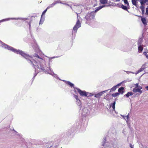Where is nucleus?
<instances>
[{
  "instance_id": "obj_5",
  "label": "nucleus",
  "mask_w": 148,
  "mask_h": 148,
  "mask_svg": "<svg viewBox=\"0 0 148 148\" xmlns=\"http://www.w3.org/2000/svg\"><path fill=\"white\" fill-rule=\"evenodd\" d=\"M81 24L79 20H78L76 23L75 25L73 27V30L75 32H76L77 29L80 27Z\"/></svg>"
},
{
  "instance_id": "obj_12",
  "label": "nucleus",
  "mask_w": 148,
  "mask_h": 148,
  "mask_svg": "<svg viewBox=\"0 0 148 148\" xmlns=\"http://www.w3.org/2000/svg\"><path fill=\"white\" fill-rule=\"evenodd\" d=\"M143 49V45L138 46V50L139 52L140 53L142 51Z\"/></svg>"
},
{
  "instance_id": "obj_7",
  "label": "nucleus",
  "mask_w": 148,
  "mask_h": 148,
  "mask_svg": "<svg viewBox=\"0 0 148 148\" xmlns=\"http://www.w3.org/2000/svg\"><path fill=\"white\" fill-rule=\"evenodd\" d=\"M49 7H48L42 13V14L41 15V19H40V24H42L43 22V20L42 21V18H43V15H45V13L46 12H47V9H49Z\"/></svg>"
},
{
  "instance_id": "obj_16",
  "label": "nucleus",
  "mask_w": 148,
  "mask_h": 148,
  "mask_svg": "<svg viewBox=\"0 0 148 148\" xmlns=\"http://www.w3.org/2000/svg\"><path fill=\"white\" fill-rule=\"evenodd\" d=\"M138 0H132V4L136 6V7L137 6V2Z\"/></svg>"
},
{
  "instance_id": "obj_2",
  "label": "nucleus",
  "mask_w": 148,
  "mask_h": 148,
  "mask_svg": "<svg viewBox=\"0 0 148 148\" xmlns=\"http://www.w3.org/2000/svg\"><path fill=\"white\" fill-rule=\"evenodd\" d=\"M125 4L126 5H124L123 4L121 5V8L123 10L127 11L128 12V9L130 8L129 4L128 1L127 0H123Z\"/></svg>"
},
{
  "instance_id": "obj_36",
  "label": "nucleus",
  "mask_w": 148,
  "mask_h": 148,
  "mask_svg": "<svg viewBox=\"0 0 148 148\" xmlns=\"http://www.w3.org/2000/svg\"><path fill=\"white\" fill-rule=\"evenodd\" d=\"M11 130H13V131H15V132H16L14 130V128H12V129H11Z\"/></svg>"
},
{
  "instance_id": "obj_10",
  "label": "nucleus",
  "mask_w": 148,
  "mask_h": 148,
  "mask_svg": "<svg viewBox=\"0 0 148 148\" xmlns=\"http://www.w3.org/2000/svg\"><path fill=\"white\" fill-rule=\"evenodd\" d=\"M74 97L75 99L77 100V103L78 102V104L79 105H81V102L80 100L78 99V97L77 95H74Z\"/></svg>"
},
{
  "instance_id": "obj_8",
  "label": "nucleus",
  "mask_w": 148,
  "mask_h": 148,
  "mask_svg": "<svg viewBox=\"0 0 148 148\" xmlns=\"http://www.w3.org/2000/svg\"><path fill=\"white\" fill-rule=\"evenodd\" d=\"M105 91L103 92H100L97 94H96L95 95V97L98 98H99L103 94V92H105Z\"/></svg>"
},
{
  "instance_id": "obj_24",
  "label": "nucleus",
  "mask_w": 148,
  "mask_h": 148,
  "mask_svg": "<svg viewBox=\"0 0 148 148\" xmlns=\"http://www.w3.org/2000/svg\"><path fill=\"white\" fill-rule=\"evenodd\" d=\"M66 84L69 85L71 87H73L74 86V84L70 82H66Z\"/></svg>"
},
{
  "instance_id": "obj_34",
  "label": "nucleus",
  "mask_w": 148,
  "mask_h": 148,
  "mask_svg": "<svg viewBox=\"0 0 148 148\" xmlns=\"http://www.w3.org/2000/svg\"><path fill=\"white\" fill-rule=\"evenodd\" d=\"M145 88L147 90H148V86H146L145 87Z\"/></svg>"
},
{
  "instance_id": "obj_33",
  "label": "nucleus",
  "mask_w": 148,
  "mask_h": 148,
  "mask_svg": "<svg viewBox=\"0 0 148 148\" xmlns=\"http://www.w3.org/2000/svg\"><path fill=\"white\" fill-rule=\"evenodd\" d=\"M130 146L131 147V148H134L133 147V146L131 144L130 145Z\"/></svg>"
},
{
  "instance_id": "obj_19",
  "label": "nucleus",
  "mask_w": 148,
  "mask_h": 148,
  "mask_svg": "<svg viewBox=\"0 0 148 148\" xmlns=\"http://www.w3.org/2000/svg\"><path fill=\"white\" fill-rule=\"evenodd\" d=\"M145 69V67L144 66H143L141 67L137 71V73H140L143 71Z\"/></svg>"
},
{
  "instance_id": "obj_4",
  "label": "nucleus",
  "mask_w": 148,
  "mask_h": 148,
  "mask_svg": "<svg viewBox=\"0 0 148 148\" xmlns=\"http://www.w3.org/2000/svg\"><path fill=\"white\" fill-rule=\"evenodd\" d=\"M75 89H76L77 90L79 94L80 95L82 96H87V94L88 93L84 91H82L79 89L77 88H75Z\"/></svg>"
},
{
  "instance_id": "obj_25",
  "label": "nucleus",
  "mask_w": 148,
  "mask_h": 148,
  "mask_svg": "<svg viewBox=\"0 0 148 148\" xmlns=\"http://www.w3.org/2000/svg\"><path fill=\"white\" fill-rule=\"evenodd\" d=\"M115 104H116V102H115V101H114L113 103H112L111 104L112 107L113 109L114 110H115Z\"/></svg>"
},
{
  "instance_id": "obj_18",
  "label": "nucleus",
  "mask_w": 148,
  "mask_h": 148,
  "mask_svg": "<svg viewBox=\"0 0 148 148\" xmlns=\"http://www.w3.org/2000/svg\"><path fill=\"white\" fill-rule=\"evenodd\" d=\"M100 2L102 4H107L108 2V0H100Z\"/></svg>"
},
{
  "instance_id": "obj_35",
  "label": "nucleus",
  "mask_w": 148,
  "mask_h": 148,
  "mask_svg": "<svg viewBox=\"0 0 148 148\" xmlns=\"http://www.w3.org/2000/svg\"><path fill=\"white\" fill-rule=\"evenodd\" d=\"M130 121H126L127 124L128 125V123Z\"/></svg>"
},
{
  "instance_id": "obj_13",
  "label": "nucleus",
  "mask_w": 148,
  "mask_h": 148,
  "mask_svg": "<svg viewBox=\"0 0 148 148\" xmlns=\"http://www.w3.org/2000/svg\"><path fill=\"white\" fill-rule=\"evenodd\" d=\"M143 41V39L142 38H140L138 39V42H137V45L138 46H140V45H142V43Z\"/></svg>"
},
{
  "instance_id": "obj_30",
  "label": "nucleus",
  "mask_w": 148,
  "mask_h": 148,
  "mask_svg": "<svg viewBox=\"0 0 148 148\" xmlns=\"http://www.w3.org/2000/svg\"><path fill=\"white\" fill-rule=\"evenodd\" d=\"M109 95H107L106 96V98H105V99H106L107 100H109V99L108 98H107L108 96Z\"/></svg>"
},
{
  "instance_id": "obj_29",
  "label": "nucleus",
  "mask_w": 148,
  "mask_h": 148,
  "mask_svg": "<svg viewBox=\"0 0 148 148\" xmlns=\"http://www.w3.org/2000/svg\"><path fill=\"white\" fill-rule=\"evenodd\" d=\"M146 14L147 15H148V8H147L146 9Z\"/></svg>"
},
{
  "instance_id": "obj_9",
  "label": "nucleus",
  "mask_w": 148,
  "mask_h": 148,
  "mask_svg": "<svg viewBox=\"0 0 148 148\" xmlns=\"http://www.w3.org/2000/svg\"><path fill=\"white\" fill-rule=\"evenodd\" d=\"M141 21L144 26L147 25V22L145 17H142Z\"/></svg>"
},
{
  "instance_id": "obj_28",
  "label": "nucleus",
  "mask_w": 148,
  "mask_h": 148,
  "mask_svg": "<svg viewBox=\"0 0 148 148\" xmlns=\"http://www.w3.org/2000/svg\"><path fill=\"white\" fill-rule=\"evenodd\" d=\"M144 54L145 55L146 58L148 59V54H147L146 52H144Z\"/></svg>"
},
{
  "instance_id": "obj_17",
  "label": "nucleus",
  "mask_w": 148,
  "mask_h": 148,
  "mask_svg": "<svg viewBox=\"0 0 148 148\" xmlns=\"http://www.w3.org/2000/svg\"><path fill=\"white\" fill-rule=\"evenodd\" d=\"M103 143L102 142V145L104 147H106L107 146L108 143H106V140L105 138H103Z\"/></svg>"
},
{
  "instance_id": "obj_14",
  "label": "nucleus",
  "mask_w": 148,
  "mask_h": 148,
  "mask_svg": "<svg viewBox=\"0 0 148 148\" xmlns=\"http://www.w3.org/2000/svg\"><path fill=\"white\" fill-rule=\"evenodd\" d=\"M124 89V88L123 87H121L119 88L118 90V91L119 93H120L121 94H122L124 92L123 91Z\"/></svg>"
},
{
  "instance_id": "obj_21",
  "label": "nucleus",
  "mask_w": 148,
  "mask_h": 148,
  "mask_svg": "<svg viewBox=\"0 0 148 148\" xmlns=\"http://www.w3.org/2000/svg\"><path fill=\"white\" fill-rule=\"evenodd\" d=\"M133 95V93L132 92H128L127 94L125 95L126 96L128 97H129L130 96H132Z\"/></svg>"
},
{
  "instance_id": "obj_1",
  "label": "nucleus",
  "mask_w": 148,
  "mask_h": 148,
  "mask_svg": "<svg viewBox=\"0 0 148 148\" xmlns=\"http://www.w3.org/2000/svg\"><path fill=\"white\" fill-rule=\"evenodd\" d=\"M11 50H12L13 52L17 53L21 55L25 58L27 60L29 61L30 62L31 64L34 66V64L36 63V61L33 59L32 57L30 56L29 55H28L27 54H25L24 52L22 51L21 50H18L17 49H14L13 48L11 47Z\"/></svg>"
},
{
  "instance_id": "obj_27",
  "label": "nucleus",
  "mask_w": 148,
  "mask_h": 148,
  "mask_svg": "<svg viewBox=\"0 0 148 148\" xmlns=\"http://www.w3.org/2000/svg\"><path fill=\"white\" fill-rule=\"evenodd\" d=\"M123 118L124 119H125V120H128L129 118L128 114V115L126 116H124Z\"/></svg>"
},
{
  "instance_id": "obj_23",
  "label": "nucleus",
  "mask_w": 148,
  "mask_h": 148,
  "mask_svg": "<svg viewBox=\"0 0 148 148\" xmlns=\"http://www.w3.org/2000/svg\"><path fill=\"white\" fill-rule=\"evenodd\" d=\"M120 93L118 92H116L113 93L112 94V96L114 97H115L119 95Z\"/></svg>"
},
{
  "instance_id": "obj_6",
  "label": "nucleus",
  "mask_w": 148,
  "mask_h": 148,
  "mask_svg": "<svg viewBox=\"0 0 148 148\" xmlns=\"http://www.w3.org/2000/svg\"><path fill=\"white\" fill-rule=\"evenodd\" d=\"M142 89V87L140 86H139L138 88H134L133 90V91L135 93L138 92L140 93H142V90H141V89Z\"/></svg>"
},
{
  "instance_id": "obj_32",
  "label": "nucleus",
  "mask_w": 148,
  "mask_h": 148,
  "mask_svg": "<svg viewBox=\"0 0 148 148\" xmlns=\"http://www.w3.org/2000/svg\"><path fill=\"white\" fill-rule=\"evenodd\" d=\"M135 86H136V88H138V86H138V84H135Z\"/></svg>"
},
{
  "instance_id": "obj_26",
  "label": "nucleus",
  "mask_w": 148,
  "mask_h": 148,
  "mask_svg": "<svg viewBox=\"0 0 148 148\" xmlns=\"http://www.w3.org/2000/svg\"><path fill=\"white\" fill-rule=\"evenodd\" d=\"M117 88V86H113L111 89V90L112 91H114Z\"/></svg>"
},
{
  "instance_id": "obj_20",
  "label": "nucleus",
  "mask_w": 148,
  "mask_h": 148,
  "mask_svg": "<svg viewBox=\"0 0 148 148\" xmlns=\"http://www.w3.org/2000/svg\"><path fill=\"white\" fill-rule=\"evenodd\" d=\"M140 8L141 10L142 14H144L145 12V7L144 6H141Z\"/></svg>"
},
{
  "instance_id": "obj_3",
  "label": "nucleus",
  "mask_w": 148,
  "mask_h": 148,
  "mask_svg": "<svg viewBox=\"0 0 148 148\" xmlns=\"http://www.w3.org/2000/svg\"><path fill=\"white\" fill-rule=\"evenodd\" d=\"M95 16V14L92 12H91L90 13H88L85 16V18L86 20V21L88 22V21H90L92 19H94Z\"/></svg>"
},
{
  "instance_id": "obj_11",
  "label": "nucleus",
  "mask_w": 148,
  "mask_h": 148,
  "mask_svg": "<svg viewBox=\"0 0 148 148\" xmlns=\"http://www.w3.org/2000/svg\"><path fill=\"white\" fill-rule=\"evenodd\" d=\"M105 6H106V5H102V6H100L98 7L96 9V10H95V11H94L95 12H97L99 10H100L101 9H102V8H103Z\"/></svg>"
},
{
  "instance_id": "obj_22",
  "label": "nucleus",
  "mask_w": 148,
  "mask_h": 148,
  "mask_svg": "<svg viewBox=\"0 0 148 148\" xmlns=\"http://www.w3.org/2000/svg\"><path fill=\"white\" fill-rule=\"evenodd\" d=\"M34 57H36V58H38L40 60V61H41L42 60H43V59L42 58H41L40 57V56L37 54H35L34 55Z\"/></svg>"
},
{
  "instance_id": "obj_15",
  "label": "nucleus",
  "mask_w": 148,
  "mask_h": 148,
  "mask_svg": "<svg viewBox=\"0 0 148 148\" xmlns=\"http://www.w3.org/2000/svg\"><path fill=\"white\" fill-rule=\"evenodd\" d=\"M147 1V0H140V2L141 6H144L143 5Z\"/></svg>"
},
{
  "instance_id": "obj_31",
  "label": "nucleus",
  "mask_w": 148,
  "mask_h": 148,
  "mask_svg": "<svg viewBox=\"0 0 148 148\" xmlns=\"http://www.w3.org/2000/svg\"><path fill=\"white\" fill-rule=\"evenodd\" d=\"M28 23L29 25V27H31V21L29 22H28Z\"/></svg>"
}]
</instances>
